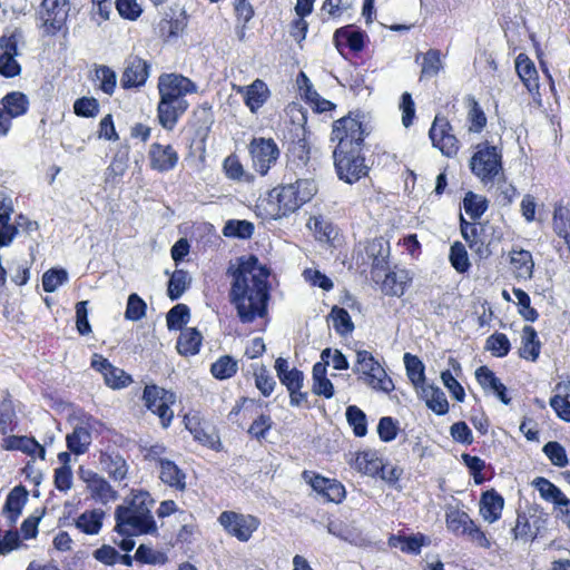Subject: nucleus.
<instances>
[{
  "mask_svg": "<svg viewBox=\"0 0 570 570\" xmlns=\"http://www.w3.org/2000/svg\"><path fill=\"white\" fill-rule=\"evenodd\" d=\"M546 520L542 515H528L525 512H518L515 525L512 529L514 540H522L524 542L534 541Z\"/></svg>",
  "mask_w": 570,
  "mask_h": 570,
  "instance_id": "b1692460",
  "label": "nucleus"
},
{
  "mask_svg": "<svg viewBox=\"0 0 570 570\" xmlns=\"http://www.w3.org/2000/svg\"><path fill=\"white\" fill-rule=\"evenodd\" d=\"M191 122L196 129L197 135L206 136L214 124V112L212 105L209 102H203L197 106L193 112Z\"/></svg>",
  "mask_w": 570,
  "mask_h": 570,
  "instance_id": "09e8293b",
  "label": "nucleus"
},
{
  "mask_svg": "<svg viewBox=\"0 0 570 570\" xmlns=\"http://www.w3.org/2000/svg\"><path fill=\"white\" fill-rule=\"evenodd\" d=\"M412 283V276L407 269H389L382 281L381 289L386 296L401 297Z\"/></svg>",
  "mask_w": 570,
  "mask_h": 570,
  "instance_id": "473e14b6",
  "label": "nucleus"
},
{
  "mask_svg": "<svg viewBox=\"0 0 570 570\" xmlns=\"http://www.w3.org/2000/svg\"><path fill=\"white\" fill-rule=\"evenodd\" d=\"M387 543L391 548H396L401 543L402 552L419 554L422 547L425 546V535L420 532L412 535L391 534Z\"/></svg>",
  "mask_w": 570,
  "mask_h": 570,
  "instance_id": "c03bdc74",
  "label": "nucleus"
},
{
  "mask_svg": "<svg viewBox=\"0 0 570 570\" xmlns=\"http://www.w3.org/2000/svg\"><path fill=\"white\" fill-rule=\"evenodd\" d=\"M317 193L315 179H293L278 184L262 199L265 216L275 220L288 217L312 202Z\"/></svg>",
  "mask_w": 570,
  "mask_h": 570,
  "instance_id": "20e7f679",
  "label": "nucleus"
},
{
  "mask_svg": "<svg viewBox=\"0 0 570 570\" xmlns=\"http://www.w3.org/2000/svg\"><path fill=\"white\" fill-rule=\"evenodd\" d=\"M366 254L372 261V273L376 271H386L390 265L391 246L390 242L383 236L374 237L371 239L366 247Z\"/></svg>",
  "mask_w": 570,
  "mask_h": 570,
  "instance_id": "cd10ccee",
  "label": "nucleus"
},
{
  "mask_svg": "<svg viewBox=\"0 0 570 570\" xmlns=\"http://www.w3.org/2000/svg\"><path fill=\"white\" fill-rule=\"evenodd\" d=\"M383 461L377 451L366 449L355 452L348 463L354 470L364 475L377 476V473L383 470Z\"/></svg>",
  "mask_w": 570,
  "mask_h": 570,
  "instance_id": "a878e982",
  "label": "nucleus"
},
{
  "mask_svg": "<svg viewBox=\"0 0 570 570\" xmlns=\"http://www.w3.org/2000/svg\"><path fill=\"white\" fill-rule=\"evenodd\" d=\"M471 173L483 184H493L503 176L502 151L488 140L479 142L469 160Z\"/></svg>",
  "mask_w": 570,
  "mask_h": 570,
  "instance_id": "423d86ee",
  "label": "nucleus"
},
{
  "mask_svg": "<svg viewBox=\"0 0 570 570\" xmlns=\"http://www.w3.org/2000/svg\"><path fill=\"white\" fill-rule=\"evenodd\" d=\"M509 264L518 279H531L534 272V261L530 250L512 247L509 252Z\"/></svg>",
  "mask_w": 570,
  "mask_h": 570,
  "instance_id": "c85d7f7f",
  "label": "nucleus"
},
{
  "mask_svg": "<svg viewBox=\"0 0 570 570\" xmlns=\"http://www.w3.org/2000/svg\"><path fill=\"white\" fill-rule=\"evenodd\" d=\"M83 480L87 483L91 498L96 501L106 504L117 499L118 492L98 473L89 471L87 478Z\"/></svg>",
  "mask_w": 570,
  "mask_h": 570,
  "instance_id": "f704fd0d",
  "label": "nucleus"
},
{
  "mask_svg": "<svg viewBox=\"0 0 570 570\" xmlns=\"http://www.w3.org/2000/svg\"><path fill=\"white\" fill-rule=\"evenodd\" d=\"M273 420L269 414H259L248 426L247 433L252 439L259 442L266 439L273 428Z\"/></svg>",
  "mask_w": 570,
  "mask_h": 570,
  "instance_id": "e2e57ef3",
  "label": "nucleus"
},
{
  "mask_svg": "<svg viewBox=\"0 0 570 570\" xmlns=\"http://www.w3.org/2000/svg\"><path fill=\"white\" fill-rule=\"evenodd\" d=\"M150 63L138 57H130L120 77V86L125 90L144 87L150 75Z\"/></svg>",
  "mask_w": 570,
  "mask_h": 570,
  "instance_id": "aec40b11",
  "label": "nucleus"
},
{
  "mask_svg": "<svg viewBox=\"0 0 570 570\" xmlns=\"http://www.w3.org/2000/svg\"><path fill=\"white\" fill-rule=\"evenodd\" d=\"M448 530L456 537H468L482 548H490L485 532L475 524L470 515L458 508H451L445 513Z\"/></svg>",
  "mask_w": 570,
  "mask_h": 570,
  "instance_id": "ddd939ff",
  "label": "nucleus"
},
{
  "mask_svg": "<svg viewBox=\"0 0 570 570\" xmlns=\"http://www.w3.org/2000/svg\"><path fill=\"white\" fill-rule=\"evenodd\" d=\"M487 224L469 222L460 215V232L469 248L479 259H487L491 256L490 242L487 240Z\"/></svg>",
  "mask_w": 570,
  "mask_h": 570,
  "instance_id": "f3484780",
  "label": "nucleus"
},
{
  "mask_svg": "<svg viewBox=\"0 0 570 570\" xmlns=\"http://www.w3.org/2000/svg\"><path fill=\"white\" fill-rule=\"evenodd\" d=\"M475 380L483 391H491L505 405L511 403L507 386L487 365H481L475 370Z\"/></svg>",
  "mask_w": 570,
  "mask_h": 570,
  "instance_id": "bb28decb",
  "label": "nucleus"
},
{
  "mask_svg": "<svg viewBox=\"0 0 570 570\" xmlns=\"http://www.w3.org/2000/svg\"><path fill=\"white\" fill-rule=\"evenodd\" d=\"M406 375L414 386H422L425 382V367L423 362L411 353L403 356Z\"/></svg>",
  "mask_w": 570,
  "mask_h": 570,
  "instance_id": "4d7b16f0",
  "label": "nucleus"
},
{
  "mask_svg": "<svg viewBox=\"0 0 570 570\" xmlns=\"http://www.w3.org/2000/svg\"><path fill=\"white\" fill-rule=\"evenodd\" d=\"M159 480L170 489L184 492L187 489V474L174 461H160Z\"/></svg>",
  "mask_w": 570,
  "mask_h": 570,
  "instance_id": "72a5a7b5",
  "label": "nucleus"
},
{
  "mask_svg": "<svg viewBox=\"0 0 570 570\" xmlns=\"http://www.w3.org/2000/svg\"><path fill=\"white\" fill-rule=\"evenodd\" d=\"M520 338L521 345L518 348V356L528 362H537L542 348L537 330L531 325L523 326Z\"/></svg>",
  "mask_w": 570,
  "mask_h": 570,
  "instance_id": "2f4dec72",
  "label": "nucleus"
},
{
  "mask_svg": "<svg viewBox=\"0 0 570 570\" xmlns=\"http://www.w3.org/2000/svg\"><path fill=\"white\" fill-rule=\"evenodd\" d=\"M179 160V155L170 145L153 142L148 150V164L151 170L168 173L173 170Z\"/></svg>",
  "mask_w": 570,
  "mask_h": 570,
  "instance_id": "4be33fe9",
  "label": "nucleus"
},
{
  "mask_svg": "<svg viewBox=\"0 0 570 570\" xmlns=\"http://www.w3.org/2000/svg\"><path fill=\"white\" fill-rule=\"evenodd\" d=\"M0 137H6L12 126V119L24 116L30 108L28 96L22 91H10L0 100Z\"/></svg>",
  "mask_w": 570,
  "mask_h": 570,
  "instance_id": "dca6fc26",
  "label": "nucleus"
},
{
  "mask_svg": "<svg viewBox=\"0 0 570 570\" xmlns=\"http://www.w3.org/2000/svg\"><path fill=\"white\" fill-rule=\"evenodd\" d=\"M353 372L357 375L358 380L363 381L374 391L389 394L395 389L393 380L387 375L385 368L366 350L356 351Z\"/></svg>",
  "mask_w": 570,
  "mask_h": 570,
  "instance_id": "6e6552de",
  "label": "nucleus"
},
{
  "mask_svg": "<svg viewBox=\"0 0 570 570\" xmlns=\"http://www.w3.org/2000/svg\"><path fill=\"white\" fill-rule=\"evenodd\" d=\"M238 371V362L232 355H222L210 365V374L219 381L232 379Z\"/></svg>",
  "mask_w": 570,
  "mask_h": 570,
  "instance_id": "3c124183",
  "label": "nucleus"
},
{
  "mask_svg": "<svg viewBox=\"0 0 570 570\" xmlns=\"http://www.w3.org/2000/svg\"><path fill=\"white\" fill-rule=\"evenodd\" d=\"M69 12V0H42L38 10V17L45 35L53 37L67 30Z\"/></svg>",
  "mask_w": 570,
  "mask_h": 570,
  "instance_id": "9b49d317",
  "label": "nucleus"
},
{
  "mask_svg": "<svg viewBox=\"0 0 570 570\" xmlns=\"http://www.w3.org/2000/svg\"><path fill=\"white\" fill-rule=\"evenodd\" d=\"M252 166L257 174L266 176L279 158L281 151L273 138L254 137L248 144Z\"/></svg>",
  "mask_w": 570,
  "mask_h": 570,
  "instance_id": "4468645a",
  "label": "nucleus"
},
{
  "mask_svg": "<svg viewBox=\"0 0 570 570\" xmlns=\"http://www.w3.org/2000/svg\"><path fill=\"white\" fill-rule=\"evenodd\" d=\"M96 80L99 81L98 89L111 96L117 85L116 72L108 66H99L95 70Z\"/></svg>",
  "mask_w": 570,
  "mask_h": 570,
  "instance_id": "0e129e2a",
  "label": "nucleus"
},
{
  "mask_svg": "<svg viewBox=\"0 0 570 570\" xmlns=\"http://www.w3.org/2000/svg\"><path fill=\"white\" fill-rule=\"evenodd\" d=\"M367 36L363 30L354 29V26L347 24L335 30L333 40L336 49L343 55V47L353 52H361L365 47Z\"/></svg>",
  "mask_w": 570,
  "mask_h": 570,
  "instance_id": "393cba45",
  "label": "nucleus"
},
{
  "mask_svg": "<svg viewBox=\"0 0 570 570\" xmlns=\"http://www.w3.org/2000/svg\"><path fill=\"white\" fill-rule=\"evenodd\" d=\"M90 366L102 375L105 384L111 390L125 389L134 381L130 374L115 366L101 354H94Z\"/></svg>",
  "mask_w": 570,
  "mask_h": 570,
  "instance_id": "a211bd4d",
  "label": "nucleus"
},
{
  "mask_svg": "<svg viewBox=\"0 0 570 570\" xmlns=\"http://www.w3.org/2000/svg\"><path fill=\"white\" fill-rule=\"evenodd\" d=\"M141 399L145 407L159 417L161 426L169 428L174 420L171 406L176 402L175 393L157 384H147Z\"/></svg>",
  "mask_w": 570,
  "mask_h": 570,
  "instance_id": "1a4fd4ad",
  "label": "nucleus"
},
{
  "mask_svg": "<svg viewBox=\"0 0 570 570\" xmlns=\"http://www.w3.org/2000/svg\"><path fill=\"white\" fill-rule=\"evenodd\" d=\"M17 425L12 397L9 391H6L3 397L0 400V434L7 435L9 432L14 431Z\"/></svg>",
  "mask_w": 570,
  "mask_h": 570,
  "instance_id": "37998d69",
  "label": "nucleus"
},
{
  "mask_svg": "<svg viewBox=\"0 0 570 570\" xmlns=\"http://www.w3.org/2000/svg\"><path fill=\"white\" fill-rule=\"evenodd\" d=\"M335 332L340 335H347L354 331V323L348 312L340 306H333L330 313Z\"/></svg>",
  "mask_w": 570,
  "mask_h": 570,
  "instance_id": "bf43d9fd",
  "label": "nucleus"
},
{
  "mask_svg": "<svg viewBox=\"0 0 570 570\" xmlns=\"http://www.w3.org/2000/svg\"><path fill=\"white\" fill-rule=\"evenodd\" d=\"M188 286V274L184 269L173 273L168 282L167 295L171 301H177L185 293Z\"/></svg>",
  "mask_w": 570,
  "mask_h": 570,
  "instance_id": "69168bd1",
  "label": "nucleus"
},
{
  "mask_svg": "<svg viewBox=\"0 0 570 570\" xmlns=\"http://www.w3.org/2000/svg\"><path fill=\"white\" fill-rule=\"evenodd\" d=\"M233 277L229 301L243 324L265 317L268 312L269 269L254 254L238 258L237 267L228 269Z\"/></svg>",
  "mask_w": 570,
  "mask_h": 570,
  "instance_id": "f257e3e1",
  "label": "nucleus"
},
{
  "mask_svg": "<svg viewBox=\"0 0 570 570\" xmlns=\"http://www.w3.org/2000/svg\"><path fill=\"white\" fill-rule=\"evenodd\" d=\"M441 56V51L434 48L416 56V61L422 57L420 80L431 79L440 73L444 67Z\"/></svg>",
  "mask_w": 570,
  "mask_h": 570,
  "instance_id": "4c0bfd02",
  "label": "nucleus"
},
{
  "mask_svg": "<svg viewBox=\"0 0 570 570\" xmlns=\"http://www.w3.org/2000/svg\"><path fill=\"white\" fill-rule=\"evenodd\" d=\"M185 426L193 435L194 440L216 452L223 450V444L215 426L207 424L198 415L185 416Z\"/></svg>",
  "mask_w": 570,
  "mask_h": 570,
  "instance_id": "6ab92c4d",
  "label": "nucleus"
},
{
  "mask_svg": "<svg viewBox=\"0 0 570 570\" xmlns=\"http://www.w3.org/2000/svg\"><path fill=\"white\" fill-rule=\"evenodd\" d=\"M515 70L520 79L529 90L539 87L537 68L533 61L525 53H520L517 57Z\"/></svg>",
  "mask_w": 570,
  "mask_h": 570,
  "instance_id": "79ce46f5",
  "label": "nucleus"
},
{
  "mask_svg": "<svg viewBox=\"0 0 570 570\" xmlns=\"http://www.w3.org/2000/svg\"><path fill=\"white\" fill-rule=\"evenodd\" d=\"M254 230V224L248 220L230 219L225 224L223 234L226 237L248 239L253 236Z\"/></svg>",
  "mask_w": 570,
  "mask_h": 570,
  "instance_id": "052dcab7",
  "label": "nucleus"
},
{
  "mask_svg": "<svg viewBox=\"0 0 570 570\" xmlns=\"http://www.w3.org/2000/svg\"><path fill=\"white\" fill-rule=\"evenodd\" d=\"M226 534L239 542H248L261 527V519L254 514H246L233 510L223 511L217 519Z\"/></svg>",
  "mask_w": 570,
  "mask_h": 570,
  "instance_id": "9d476101",
  "label": "nucleus"
},
{
  "mask_svg": "<svg viewBox=\"0 0 570 570\" xmlns=\"http://www.w3.org/2000/svg\"><path fill=\"white\" fill-rule=\"evenodd\" d=\"M190 311L186 304H177L166 315L167 327L170 331L183 330L189 322Z\"/></svg>",
  "mask_w": 570,
  "mask_h": 570,
  "instance_id": "680f3d73",
  "label": "nucleus"
},
{
  "mask_svg": "<svg viewBox=\"0 0 570 570\" xmlns=\"http://www.w3.org/2000/svg\"><path fill=\"white\" fill-rule=\"evenodd\" d=\"M100 463L115 481H122L127 476L128 465L126 460L114 452L102 451L100 453Z\"/></svg>",
  "mask_w": 570,
  "mask_h": 570,
  "instance_id": "ea45409f",
  "label": "nucleus"
},
{
  "mask_svg": "<svg viewBox=\"0 0 570 570\" xmlns=\"http://www.w3.org/2000/svg\"><path fill=\"white\" fill-rule=\"evenodd\" d=\"M552 228L566 245L570 243V208L561 202L553 206Z\"/></svg>",
  "mask_w": 570,
  "mask_h": 570,
  "instance_id": "58836bf2",
  "label": "nucleus"
},
{
  "mask_svg": "<svg viewBox=\"0 0 570 570\" xmlns=\"http://www.w3.org/2000/svg\"><path fill=\"white\" fill-rule=\"evenodd\" d=\"M463 208L473 222L482 217L489 208V200L482 195L466 191L463 197Z\"/></svg>",
  "mask_w": 570,
  "mask_h": 570,
  "instance_id": "864d4df0",
  "label": "nucleus"
},
{
  "mask_svg": "<svg viewBox=\"0 0 570 570\" xmlns=\"http://www.w3.org/2000/svg\"><path fill=\"white\" fill-rule=\"evenodd\" d=\"M466 102L469 108L466 114L468 130L471 134H481L488 124L485 112L475 97L468 96Z\"/></svg>",
  "mask_w": 570,
  "mask_h": 570,
  "instance_id": "a19ab883",
  "label": "nucleus"
},
{
  "mask_svg": "<svg viewBox=\"0 0 570 570\" xmlns=\"http://www.w3.org/2000/svg\"><path fill=\"white\" fill-rule=\"evenodd\" d=\"M311 153V144L305 137H297L288 141L285 153L284 180L315 179Z\"/></svg>",
  "mask_w": 570,
  "mask_h": 570,
  "instance_id": "0eeeda50",
  "label": "nucleus"
},
{
  "mask_svg": "<svg viewBox=\"0 0 570 570\" xmlns=\"http://www.w3.org/2000/svg\"><path fill=\"white\" fill-rule=\"evenodd\" d=\"M105 515L102 509L85 510L73 519V525L86 535H97L102 529Z\"/></svg>",
  "mask_w": 570,
  "mask_h": 570,
  "instance_id": "c9c22d12",
  "label": "nucleus"
},
{
  "mask_svg": "<svg viewBox=\"0 0 570 570\" xmlns=\"http://www.w3.org/2000/svg\"><path fill=\"white\" fill-rule=\"evenodd\" d=\"M346 421L356 438H364L367 434V417L363 410L356 405L346 409Z\"/></svg>",
  "mask_w": 570,
  "mask_h": 570,
  "instance_id": "13d9d810",
  "label": "nucleus"
},
{
  "mask_svg": "<svg viewBox=\"0 0 570 570\" xmlns=\"http://www.w3.org/2000/svg\"><path fill=\"white\" fill-rule=\"evenodd\" d=\"M159 100L156 107L158 124L173 131L189 108L187 95L197 92V85L188 77L176 72H164L158 77Z\"/></svg>",
  "mask_w": 570,
  "mask_h": 570,
  "instance_id": "7ed1b4c3",
  "label": "nucleus"
},
{
  "mask_svg": "<svg viewBox=\"0 0 570 570\" xmlns=\"http://www.w3.org/2000/svg\"><path fill=\"white\" fill-rule=\"evenodd\" d=\"M484 350L490 352L493 357L503 358L508 356L511 351V342L507 334L494 332L487 337Z\"/></svg>",
  "mask_w": 570,
  "mask_h": 570,
  "instance_id": "5fc2aeb1",
  "label": "nucleus"
},
{
  "mask_svg": "<svg viewBox=\"0 0 570 570\" xmlns=\"http://www.w3.org/2000/svg\"><path fill=\"white\" fill-rule=\"evenodd\" d=\"M66 443L71 453L81 455L88 451L91 443V434L88 429L76 426L71 433L67 434Z\"/></svg>",
  "mask_w": 570,
  "mask_h": 570,
  "instance_id": "49530a36",
  "label": "nucleus"
},
{
  "mask_svg": "<svg viewBox=\"0 0 570 570\" xmlns=\"http://www.w3.org/2000/svg\"><path fill=\"white\" fill-rule=\"evenodd\" d=\"M366 136L358 112L350 111L332 125L331 140L336 142L333 151L335 170L338 178L350 185L368 175L370 168L363 156Z\"/></svg>",
  "mask_w": 570,
  "mask_h": 570,
  "instance_id": "f03ea898",
  "label": "nucleus"
},
{
  "mask_svg": "<svg viewBox=\"0 0 570 570\" xmlns=\"http://www.w3.org/2000/svg\"><path fill=\"white\" fill-rule=\"evenodd\" d=\"M223 171L225 176L234 181H253L254 177L247 173L236 154L228 155L223 161Z\"/></svg>",
  "mask_w": 570,
  "mask_h": 570,
  "instance_id": "de8ad7c7",
  "label": "nucleus"
},
{
  "mask_svg": "<svg viewBox=\"0 0 570 570\" xmlns=\"http://www.w3.org/2000/svg\"><path fill=\"white\" fill-rule=\"evenodd\" d=\"M202 342V333L195 327H187L181 330V333L177 338L176 348L180 355H196L200 350Z\"/></svg>",
  "mask_w": 570,
  "mask_h": 570,
  "instance_id": "e433bc0d",
  "label": "nucleus"
},
{
  "mask_svg": "<svg viewBox=\"0 0 570 570\" xmlns=\"http://www.w3.org/2000/svg\"><path fill=\"white\" fill-rule=\"evenodd\" d=\"M331 353L332 350L330 347L323 350L321 353L322 361L316 362L312 370V392L315 395L324 396L325 399L333 397L335 393L333 383L327 379V366L330 364L328 358Z\"/></svg>",
  "mask_w": 570,
  "mask_h": 570,
  "instance_id": "5701e85b",
  "label": "nucleus"
},
{
  "mask_svg": "<svg viewBox=\"0 0 570 570\" xmlns=\"http://www.w3.org/2000/svg\"><path fill=\"white\" fill-rule=\"evenodd\" d=\"M302 479L326 502L338 504L346 498L345 487L337 479L327 478L311 470H304Z\"/></svg>",
  "mask_w": 570,
  "mask_h": 570,
  "instance_id": "2eb2a0df",
  "label": "nucleus"
},
{
  "mask_svg": "<svg viewBox=\"0 0 570 570\" xmlns=\"http://www.w3.org/2000/svg\"><path fill=\"white\" fill-rule=\"evenodd\" d=\"M1 448L6 451H21L28 455L46 458L45 448L33 438L27 435H8L2 439Z\"/></svg>",
  "mask_w": 570,
  "mask_h": 570,
  "instance_id": "c756f323",
  "label": "nucleus"
},
{
  "mask_svg": "<svg viewBox=\"0 0 570 570\" xmlns=\"http://www.w3.org/2000/svg\"><path fill=\"white\" fill-rule=\"evenodd\" d=\"M233 89L242 95L244 105L252 114H257L272 95L267 83L259 78L247 86H233Z\"/></svg>",
  "mask_w": 570,
  "mask_h": 570,
  "instance_id": "412c9836",
  "label": "nucleus"
},
{
  "mask_svg": "<svg viewBox=\"0 0 570 570\" xmlns=\"http://www.w3.org/2000/svg\"><path fill=\"white\" fill-rule=\"evenodd\" d=\"M449 262L451 266L454 268V271L459 274H465L470 271V257L465 248V245L462 242L455 240L450 246Z\"/></svg>",
  "mask_w": 570,
  "mask_h": 570,
  "instance_id": "603ef678",
  "label": "nucleus"
},
{
  "mask_svg": "<svg viewBox=\"0 0 570 570\" xmlns=\"http://www.w3.org/2000/svg\"><path fill=\"white\" fill-rule=\"evenodd\" d=\"M561 386L569 392L566 395L554 394L550 397L549 404L560 420L570 423V379L567 382L558 383L556 390H560Z\"/></svg>",
  "mask_w": 570,
  "mask_h": 570,
  "instance_id": "8fccbe9b",
  "label": "nucleus"
},
{
  "mask_svg": "<svg viewBox=\"0 0 570 570\" xmlns=\"http://www.w3.org/2000/svg\"><path fill=\"white\" fill-rule=\"evenodd\" d=\"M534 485L544 500L551 501L556 505L568 503V498L564 495V493L550 480L539 476L535 479Z\"/></svg>",
  "mask_w": 570,
  "mask_h": 570,
  "instance_id": "6e6d98bb",
  "label": "nucleus"
},
{
  "mask_svg": "<svg viewBox=\"0 0 570 570\" xmlns=\"http://www.w3.org/2000/svg\"><path fill=\"white\" fill-rule=\"evenodd\" d=\"M147 493L134 495L127 504H120L115 510V531L120 535L134 537L154 533L156 522L146 505Z\"/></svg>",
  "mask_w": 570,
  "mask_h": 570,
  "instance_id": "39448f33",
  "label": "nucleus"
},
{
  "mask_svg": "<svg viewBox=\"0 0 570 570\" xmlns=\"http://www.w3.org/2000/svg\"><path fill=\"white\" fill-rule=\"evenodd\" d=\"M377 435L384 443L392 442L400 432L399 421L392 416H382L377 423Z\"/></svg>",
  "mask_w": 570,
  "mask_h": 570,
  "instance_id": "774afa93",
  "label": "nucleus"
},
{
  "mask_svg": "<svg viewBox=\"0 0 570 570\" xmlns=\"http://www.w3.org/2000/svg\"><path fill=\"white\" fill-rule=\"evenodd\" d=\"M27 498L28 491L23 485L14 487L7 495L3 505V511H6L9 514V518L12 521H16L18 517L21 514Z\"/></svg>",
  "mask_w": 570,
  "mask_h": 570,
  "instance_id": "a18cd8bd",
  "label": "nucleus"
},
{
  "mask_svg": "<svg viewBox=\"0 0 570 570\" xmlns=\"http://www.w3.org/2000/svg\"><path fill=\"white\" fill-rule=\"evenodd\" d=\"M504 498L494 489L482 492L480 498V514L484 521L494 523L502 517Z\"/></svg>",
  "mask_w": 570,
  "mask_h": 570,
  "instance_id": "7c9ffc66",
  "label": "nucleus"
},
{
  "mask_svg": "<svg viewBox=\"0 0 570 570\" xmlns=\"http://www.w3.org/2000/svg\"><path fill=\"white\" fill-rule=\"evenodd\" d=\"M429 138L432 146L440 150L446 158H454L458 156L462 144L454 132V128L448 117L438 114L430 127Z\"/></svg>",
  "mask_w": 570,
  "mask_h": 570,
  "instance_id": "f8f14e48",
  "label": "nucleus"
},
{
  "mask_svg": "<svg viewBox=\"0 0 570 570\" xmlns=\"http://www.w3.org/2000/svg\"><path fill=\"white\" fill-rule=\"evenodd\" d=\"M68 281V273L63 268L52 267L42 275V288L46 293H53Z\"/></svg>",
  "mask_w": 570,
  "mask_h": 570,
  "instance_id": "338daca9",
  "label": "nucleus"
}]
</instances>
